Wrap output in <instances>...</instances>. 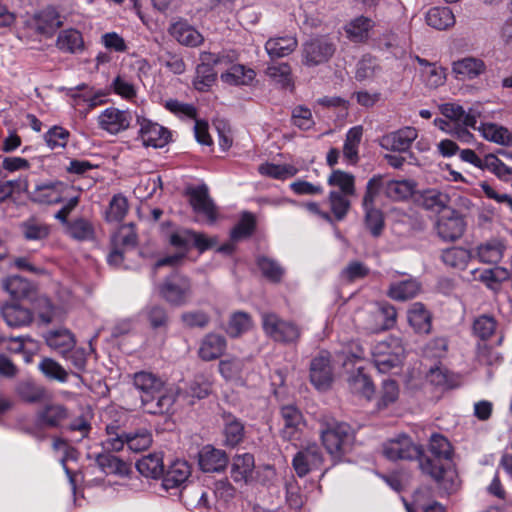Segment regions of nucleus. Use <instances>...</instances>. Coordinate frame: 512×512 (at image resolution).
<instances>
[{
  "label": "nucleus",
  "mask_w": 512,
  "mask_h": 512,
  "mask_svg": "<svg viewBox=\"0 0 512 512\" xmlns=\"http://www.w3.org/2000/svg\"><path fill=\"white\" fill-rule=\"evenodd\" d=\"M133 385L140 393L141 405L149 414H163L168 412L175 402L174 389L167 386L162 378L147 372L140 371L133 376Z\"/></svg>",
  "instance_id": "obj_1"
},
{
  "label": "nucleus",
  "mask_w": 512,
  "mask_h": 512,
  "mask_svg": "<svg viewBox=\"0 0 512 512\" xmlns=\"http://www.w3.org/2000/svg\"><path fill=\"white\" fill-rule=\"evenodd\" d=\"M429 451L433 457L420 460L421 470L430 475L444 489H453L455 473L449 467L452 456L449 441L442 435L434 434L430 439Z\"/></svg>",
  "instance_id": "obj_2"
},
{
  "label": "nucleus",
  "mask_w": 512,
  "mask_h": 512,
  "mask_svg": "<svg viewBox=\"0 0 512 512\" xmlns=\"http://www.w3.org/2000/svg\"><path fill=\"white\" fill-rule=\"evenodd\" d=\"M442 114L453 121V127L448 130V133L455 137L462 143H472L474 135L468 128L477 129V119L481 117L482 111L480 105L470 107L465 110L461 105L456 103H446L441 108Z\"/></svg>",
  "instance_id": "obj_3"
},
{
  "label": "nucleus",
  "mask_w": 512,
  "mask_h": 512,
  "mask_svg": "<svg viewBox=\"0 0 512 512\" xmlns=\"http://www.w3.org/2000/svg\"><path fill=\"white\" fill-rule=\"evenodd\" d=\"M373 363L380 373L399 368L405 358V348L400 338L389 336L377 342L372 349Z\"/></svg>",
  "instance_id": "obj_4"
},
{
  "label": "nucleus",
  "mask_w": 512,
  "mask_h": 512,
  "mask_svg": "<svg viewBox=\"0 0 512 512\" xmlns=\"http://www.w3.org/2000/svg\"><path fill=\"white\" fill-rule=\"evenodd\" d=\"M107 438L102 445L106 451H120L125 445L133 452H141L152 444V434L146 428H140L121 435L115 426H107Z\"/></svg>",
  "instance_id": "obj_5"
},
{
  "label": "nucleus",
  "mask_w": 512,
  "mask_h": 512,
  "mask_svg": "<svg viewBox=\"0 0 512 512\" xmlns=\"http://www.w3.org/2000/svg\"><path fill=\"white\" fill-rule=\"evenodd\" d=\"M329 194L333 214L341 220L348 212L352 197V176L341 170H334L328 178Z\"/></svg>",
  "instance_id": "obj_6"
},
{
  "label": "nucleus",
  "mask_w": 512,
  "mask_h": 512,
  "mask_svg": "<svg viewBox=\"0 0 512 512\" xmlns=\"http://www.w3.org/2000/svg\"><path fill=\"white\" fill-rule=\"evenodd\" d=\"M261 319L265 334L276 342L293 344L301 336V328L296 323L282 319L276 313H262Z\"/></svg>",
  "instance_id": "obj_7"
},
{
  "label": "nucleus",
  "mask_w": 512,
  "mask_h": 512,
  "mask_svg": "<svg viewBox=\"0 0 512 512\" xmlns=\"http://www.w3.org/2000/svg\"><path fill=\"white\" fill-rule=\"evenodd\" d=\"M237 58L235 52H222L217 55L204 52L201 54L202 63L196 68V77L194 79V87L198 91H207L215 82L216 74L210 63L214 65L229 64Z\"/></svg>",
  "instance_id": "obj_8"
},
{
  "label": "nucleus",
  "mask_w": 512,
  "mask_h": 512,
  "mask_svg": "<svg viewBox=\"0 0 512 512\" xmlns=\"http://www.w3.org/2000/svg\"><path fill=\"white\" fill-rule=\"evenodd\" d=\"M350 425L335 420L322 423L320 428L321 440L327 452L334 458H340L343 447L349 437Z\"/></svg>",
  "instance_id": "obj_9"
},
{
  "label": "nucleus",
  "mask_w": 512,
  "mask_h": 512,
  "mask_svg": "<svg viewBox=\"0 0 512 512\" xmlns=\"http://www.w3.org/2000/svg\"><path fill=\"white\" fill-rule=\"evenodd\" d=\"M381 187L380 178H372L368 181L366 193L363 198V208L365 211L364 222L370 233L377 237L381 234L384 227L382 212L374 207V200Z\"/></svg>",
  "instance_id": "obj_10"
},
{
  "label": "nucleus",
  "mask_w": 512,
  "mask_h": 512,
  "mask_svg": "<svg viewBox=\"0 0 512 512\" xmlns=\"http://www.w3.org/2000/svg\"><path fill=\"white\" fill-rule=\"evenodd\" d=\"M74 187L61 181H39L28 196L32 202L53 205L63 202Z\"/></svg>",
  "instance_id": "obj_11"
},
{
  "label": "nucleus",
  "mask_w": 512,
  "mask_h": 512,
  "mask_svg": "<svg viewBox=\"0 0 512 512\" xmlns=\"http://www.w3.org/2000/svg\"><path fill=\"white\" fill-rule=\"evenodd\" d=\"M280 436L283 440L296 442L301 440L306 421L301 411L294 405L283 406L280 410Z\"/></svg>",
  "instance_id": "obj_12"
},
{
  "label": "nucleus",
  "mask_w": 512,
  "mask_h": 512,
  "mask_svg": "<svg viewBox=\"0 0 512 512\" xmlns=\"http://www.w3.org/2000/svg\"><path fill=\"white\" fill-rule=\"evenodd\" d=\"M67 96L75 109L80 113L87 114L91 109L103 104L107 94L103 90H96L87 84H81L67 89Z\"/></svg>",
  "instance_id": "obj_13"
},
{
  "label": "nucleus",
  "mask_w": 512,
  "mask_h": 512,
  "mask_svg": "<svg viewBox=\"0 0 512 512\" xmlns=\"http://www.w3.org/2000/svg\"><path fill=\"white\" fill-rule=\"evenodd\" d=\"M161 296L170 304L184 305L191 296V285L188 278L180 274H172L165 279L159 288Z\"/></svg>",
  "instance_id": "obj_14"
},
{
  "label": "nucleus",
  "mask_w": 512,
  "mask_h": 512,
  "mask_svg": "<svg viewBox=\"0 0 512 512\" xmlns=\"http://www.w3.org/2000/svg\"><path fill=\"white\" fill-rule=\"evenodd\" d=\"M139 138L146 147L162 148L170 141L169 130L145 117L137 116Z\"/></svg>",
  "instance_id": "obj_15"
},
{
  "label": "nucleus",
  "mask_w": 512,
  "mask_h": 512,
  "mask_svg": "<svg viewBox=\"0 0 512 512\" xmlns=\"http://www.w3.org/2000/svg\"><path fill=\"white\" fill-rule=\"evenodd\" d=\"M435 228L443 241H456L465 231V222L457 211L449 210L439 216Z\"/></svg>",
  "instance_id": "obj_16"
},
{
  "label": "nucleus",
  "mask_w": 512,
  "mask_h": 512,
  "mask_svg": "<svg viewBox=\"0 0 512 512\" xmlns=\"http://www.w3.org/2000/svg\"><path fill=\"white\" fill-rule=\"evenodd\" d=\"M26 25L39 34L50 36L62 25V19L54 7L48 6L28 18Z\"/></svg>",
  "instance_id": "obj_17"
},
{
  "label": "nucleus",
  "mask_w": 512,
  "mask_h": 512,
  "mask_svg": "<svg viewBox=\"0 0 512 512\" xmlns=\"http://www.w3.org/2000/svg\"><path fill=\"white\" fill-rule=\"evenodd\" d=\"M310 381L320 391L330 388L333 382V373L327 353H321L312 359L310 364Z\"/></svg>",
  "instance_id": "obj_18"
},
{
  "label": "nucleus",
  "mask_w": 512,
  "mask_h": 512,
  "mask_svg": "<svg viewBox=\"0 0 512 512\" xmlns=\"http://www.w3.org/2000/svg\"><path fill=\"white\" fill-rule=\"evenodd\" d=\"M383 454L390 460H411L420 455V450L415 446L411 439L406 436H400L391 439L383 445Z\"/></svg>",
  "instance_id": "obj_19"
},
{
  "label": "nucleus",
  "mask_w": 512,
  "mask_h": 512,
  "mask_svg": "<svg viewBox=\"0 0 512 512\" xmlns=\"http://www.w3.org/2000/svg\"><path fill=\"white\" fill-rule=\"evenodd\" d=\"M417 137V129L411 126H406L384 135L380 144L386 150L406 152L410 149L412 143L417 139Z\"/></svg>",
  "instance_id": "obj_20"
},
{
  "label": "nucleus",
  "mask_w": 512,
  "mask_h": 512,
  "mask_svg": "<svg viewBox=\"0 0 512 512\" xmlns=\"http://www.w3.org/2000/svg\"><path fill=\"white\" fill-rule=\"evenodd\" d=\"M131 120L132 117L128 111L110 107L100 113L98 125L101 129L115 135L126 130L130 126Z\"/></svg>",
  "instance_id": "obj_21"
},
{
  "label": "nucleus",
  "mask_w": 512,
  "mask_h": 512,
  "mask_svg": "<svg viewBox=\"0 0 512 512\" xmlns=\"http://www.w3.org/2000/svg\"><path fill=\"white\" fill-rule=\"evenodd\" d=\"M189 201L193 210L203 215L209 223H213L217 219L216 207L209 197L208 187L199 185L188 190Z\"/></svg>",
  "instance_id": "obj_22"
},
{
  "label": "nucleus",
  "mask_w": 512,
  "mask_h": 512,
  "mask_svg": "<svg viewBox=\"0 0 512 512\" xmlns=\"http://www.w3.org/2000/svg\"><path fill=\"white\" fill-rule=\"evenodd\" d=\"M58 297L61 306L53 305L50 299L45 296H41L36 300L35 309L42 322L48 324L61 317L65 309L64 306L70 301L71 292L68 289H62Z\"/></svg>",
  "instance_id": "obj_23"
},
{
  "label": "nucleus",
  "mask_w": 512,
  "mask_h": 512,
  "mask_svg": "<svg viewBox=\"0 0 512 512\" xmlns=\"http://www.w3.org/2000/svg\"><path fill=\"white\" fill-rule=\"evenodd\" d=\"M170 243L176 248L183 250L193 245L200 251L209 249L215 244L213 239L208 238L204 234L196 233L188 229H177L170 236Z\"/></svg>",
  "instance_id": "obj_24"
},
{
  "label": "nucleus",
  "mask_w": 512,
  "mask_h": 512,
  "mask_svg": "<svg viewBox=\"0 0 512 512\" xmlns=\"http://www.w3.org/2000/svg\"><path fill=\"white\" fill-rule=\"evenodd\" d=\"M323 461L322 453L316 444L308 445L293 458V467L299 477H303L313 469H318Z\"/></svg>",
  "instance_id": "obj_25"
},
{
  "label": "nucleus",
  "mask_w": 512,
  "mask_h": 512,
  "mask_svg": "<svg viewBox=\"0 0 512 512\" xmlns=\"http://www.w3.org/2000/svg\"><path fill=\"white\" fill-rule=\"evenodd\" d=\"M334 48L327 40L315 38L303 45L304 63L308 66L319 65L327 61L333 54Z\"/></svg>",
  "instance_id": "obj_26"
},
{
  "label": "nucleus",
  "mask_w": 512,
  "mask_h": 512,
  "mask_svg": "<svg viewBox=\"0 0 512 512\" xmlns=\"http://www.w3.org/2000/svg\"><path fill=\"white\" fill-rule=\"evenodd\" d=\"M191 474V468L185 460H175L163 472L162 486L166 491L181 488L188 480Z\"/></svg>",
  "instance_id": "obj_27"
},
{
  "label": "nucleus",
  "mask_w": 512,
  "mask_h": 512,
  "mask_svg": "<svg viewBox=\"0 0 512 512\" xmlns=\"http://www.w3.org/2000/svg\"><path fill=\"white\" fill-rule=\"evenodd\" d=\"M227 463L226 453L210 445L204 446L199 452V466L204 472L222 471Z\"/></svg>",
  "instance_id": "obj_28"
},
{
  "label": "nucleus",
  "mask_w": 512,
  "mask_h": 512,
  "mask_svg": "<svg viewBox=\"0 0 512 512\" xmlns=\"http://www.w3.org/2000/svg\"><path fill=\"white\" fill-rule=\"evenodd\" d=\"M227 342L224 336L217 333H209L200 342L198 355L204 361L219 358L226 350Z\"/></svg>",
  "instance_id": "obj_29"
},
{
  "label": "nucleus",
  "mask_w": 512,
  "mask_h": 512,
  "mask_svg": "<svg viewBox=\"0 0 512 512\" xmlns=\"http://www.w3.org/2000/svg\"><path fill=\"white\" fill-rule=\"evenodd\" d=\"M44 338L46 344L62 357H66V354L75 347L76 343L74 335L65 328L50 330Z\"/></svg>",
  "instance_id": "obj_30"
},
{
  "label": "nucleus",
  "mask_w": 512,
  "mask_h": 512,
  "mask_svg": "<svg viewBox=\"0 0 512 512\" xmlns=\"http://www.w3.org/2000/svg\"><path fill=\"white\" fill-rule=\"evenodd\" d=\"M169 32L182 45L195 47L203 42V36L186 21L173 23Z\"/></svg>",
  "instance_id": "obj_31"
},
{
  "label": "nucleus",
  "mask_w": 512,
  "mask_h": 512,
  "mask_svg": "<svg viewBox=\"0 0 512 512\" xmlns=\"http://www.w3.org/2000/svg\"><path fill=\"white\" fill-rule=\"evenodd\" d=\"M255 77L256 73L253 69L247 68L241 64H234L230 66L220 75V79L223 83L232 86L250 85Z\"/></svg>",
  "instance_id": "obj_32"
},
{
  "label": "nucleus",
  "mask_w": 512,
  "mask_h": 512,
  "mask_svg": "<svg viewBox=\"0 0 512 512\" xmlns=\"http://www.w3.org/2000/svg\"><path fill=\"white\" fill-rule=\"evenodd\" d=\"M1 314L10 327H22L31 323L32 312L17 303L6 304L1 308Z\"/></svg>",
  "instance_id": "obj_33"
},
{
  "label": "nucleus",
  "mask_w": 512,
  "mask_h": 512,
  "mask_svg": "<svg viewBox=\"0 0 512 512\" xmlns=\"http://www.w3.org/2000/svg\"><path fill=\"white\" fill-rule=\"evenodd\" d=\"M294 36L274 37L265 43V50L270 58H282L290 55L297 47Z\"/></svg>",
  "instance_id": "obj_34"
},
{
  "label": "nucleus",
  "mask_w": 512,
  "mask_h": 512,
  "mask_svg": "<svg viewBox=\"0 0 512 512\" xmlns=\"http://www.w3.org/2000/svg\"><path fill=\"white\" fill-rule=\"evenodd\" d=\"M452 70L461 78L474 79L485 72L486 65L479 58L465 57L455 61Z\"/></svg>",
  "instance_id": "obj_35"
},
{
  "label": "nucleus",
  "mask_w": 512,
  "mask_h": 512,
  "mask_svg": "<svg viewBox=\"0 0 512 512\" xmlns=\"http://www.w3.org/2000/svg\"><path fill=\"white\" fill-rule=\"evenodd\" d=\"M428 26L436 30H447L455 24V16L448 7H432L425 16Z\"/></svg>",
  "instance_id": "obj_36"
},
{
  "label": "nucleus",
  "mask_w": 512,
  "mask_h": 512,
  "mask_svg": "<svg viewBox=\"0 0 512 512\" xmlns=\"http://www.w3.org/2000/svg\"><path fill=\"white\" fill-rule=\"evenodd\" d=\"M416 200L426 210L439 212L447 207L450 197L448 194L433 188L422 191Z\"/></svg>",
  "instance_id": "obj_37"
},
{
  "label": "nucleus",
  "mask_w": 512,
  "mask_h": 512,
  "mask_svg": "<svg viewBox=\"0 0 512 512\" xmlns=\"http://www.w3.org/2000/svg\"><path fill=\"white\" fill-rule=\"evenodd\" d=\"M255 467L254 457L250 453L236 455L231 465V477L235 482H247Z\"/></svg>",
  "instance_id": "obj_38"
},
{
  "label": "nucleus",
  "mask_w": 512,
  "mask_h": 512,
  "mask_svg": "<svg viewBox=\"0 0 512 512\" xmlns=\"http://www.w3.org/2000/svg\"><path fill=\"white\" fill-rule=\"evenodd\" d=\"M408 322L417 333H429L431 330V316L424 305L413 303L408 310Z\"/></svg>",
  "instance_id": "obj_39"
},
{
  "label": "nucleus",
  "mask_w": 512,
  "mask_h": 512,
  "mask_svg": "<svg viewBox=\"0 0 512 512\" xmlns=\"http://www.w3.org/2000/svg\"><path fill=\"white\" fill-rule=\"evenodd\" d=\"M139 473L147 478L157 479L163 475V457L160 453L148 454L137 461Z\"/></svg>",
  "instance_id": "obj_40"
},
{
  "label": "nucleus",
  "mask_w": 512,
  "mask_h": 512,
  "mask_svg": "<svg viewBox=\"0 0 512 512\" xmlns=\"http://www.w3.org/2000/svg\"><path fill=\"white\" fill-rule=\"evenodd\" d=\"M505 246L499 239H491L482 243L477 248V255L481 262L497 264L504 255Z\"/></svg>",
  "instance_id": "obj_41"
},
{
  "label": "nucleus",
  "mask_w": 512,
  "mask_h": 512,
  "mask_svg": "<svg viewBox=\"0 0 512 512\" xmlns=\"http://www.w3.org/2000/svg\"><path fill=\"white\" fill-rule=\"evenodd\" d=\"M420 291V284L416 279H405L390 285L388 296L396 301H406L415 297Z\"/></svg>",
  "instance_id": "obj_42"
},
{
  "label": "nucleus",
  "mask_w": 512,
  "mask_h": 512,
  "mask_svg": "<svg viewBox=\"0 0 512 512\" xmlns=\"http://www.w3.org/2000/svg\"><path fill=\"white\" fill-rule=\"evenodd\" d=\"M478 131L483 138L499 145L512 146V133L503 126L494 123H482Z\"/></svg>",
  "instance_id": "obj_43"
},
{
  "label": "nucleus",
  "mask_w": 512,
  "mask_h": 512,
  "mask_svg": "<svg viewBox=\"0 0 512 512\" xmlns=\"http://www.w3.org/2000/svg\"><path fill=\"white\" fill-rule=\"evenodd\" d=\"M67 417V409L61 404H48L37 414L38 423L48 427H57Z\"/></svg>",
  "instance_id": "obj_44"
},
{
  "label": "nucleus",
  "mask_w": 512,
  "mask_h": 512,
  "mask_svg": "<svg viewBox=\"0 0 512 512\" xmlns=\"http://www.w3.org/2000/svg\"><path fill=\"white\" fill-rule=\"evenodd\" d=\"M471 258L470 251L462 247H451L442 251L441 260L447 267L464 269Z\"/></svg>",
  "instance_id": "obj_45"
},
{
  "label": "nucleus",
  "mask_w": 512,
  "mask_h": 512,
  "mask_svg": "<svg viewBox=\"0 0 512 512\" xmlns=\"http://www.w3.org/2000/svg\"><path fill=\"white\" fill-rule=\"evenodd\" d=\"M39 371L51 381L65 383L68 380V372L56 360L44 357L38 364Z\"/></svg>",
  "instance_id": "obj_46"
},
{
  "label": "nucleus",
  "mask_w": 512,
  "mask_h": 512,
  "mask_svg": "<svg viewBox=\"0 0 512 512\" xmlns=\"http://www.w3.org/2000/svg\"><path fill=\"white\" fill-rule=\"evenodd\" d=\"M416 184L411 180H392L385 185V194L392 200L399 201L410 197Z\"/></svg>",
  "instance_id": "obj_47"
},
{
  "label": "nucleus",
  "mask_w": 512,
  "mask_h": 512,
  "mask_svg": "<svg viewBox=\"0 0 512 512\" xmlns=\"http://www.w3.org/2000/svg\"><path fill=\"white\" fill-rule=\"evenodd\" d=\"M81 33L75 29H67L60 32L57 38V47L64 52L76 53L83 48Z\"/></svg>",
  "instance_id": "obj_48"
},
{
  "label": "nucleus",
  "mask_w": 512,
  "mask_h": 512,
  "mask_svg": "<svg viewBox=\"0 0 512 512\" xmlns=\"http://www.w3.org/2000/svg\"><path fill=\"white\" fill-rule=\"evenodd\" d=\"M96 464L100 470L109 474L123 475L127 473V465L117 456L110 453H101L96 457Z\"/></svg>",
  "instance_id": "obj_49"
},
{
  "label": "nucleus",
  "mask_w": 512,
  "mask_h": 512,
  "mask_svg": "<svg viewBox=\"0 0 512 512\" xmlns=\"http://www.w3.org/2000/svg\"><path fill=\"white\" fill-rule=\"evenodd\" d=\"M252 326L253 322L250 315L246 312L238 311L230 316L226 332L231 337H238L249 331Z\"/></svg>",
  "instance_id": "obj_50"
},
{
  "label": "nucleus",
  "mask_w": 512,
  "mask_h": 512,
  "mask_svg": "<svg viewBox=\"0 0 512 512\" xmlns=\"http://www.w3.org/2000/svg\"><path fill=\"white\" fill-rule=\"evenodd\" d=\"M494 174L500 181L509 182L512 180V167L507 166L495 154L484 156V169Z\"/></svg>",
  "instance_id": "obj_51"
},
{
  "label": "nucleus",
  "mask_w": 512,
  "mask_h": 512,
  "mask_svg": "<svg viewBox=\"0 0 512 512\" xmlns=\"http://www.w3.org/2000/svg\"><path fill=\"white\" fill-rule=\"evenodd\" d=\"M498 322L491 315H480L475 318L472 326L474 336L481 340H487L497 331Z\"/></svg>",
  "instance_id": "obj_52"
},
{
  "label": "nucleus",
  "mask_w": 512,
  "mask_h": 512,
  "mask_svg": "<svg viewBox=\"0 0 512 512\" xmlns=\"http://www.w3.org/2000/svg\"><path fill=\"white\" fill-rule=\"evenodd\" d=\"M3 288L14 298L27 297L32 290V285L29 281L21 276H9L3 280Z\"/></svg>",
  "instance_id": "obj_53"
},
{
  "label": "nucleus",
  "mask_w": 512,
  "mask_h": 512,
  "mask_svg": "<svg viewBox=\"0 0 512 512\" xmlns=\"http://www.w3.org/2000/svg\"><path fill=\"white\" fill-rule=\"evenodd\" d=\"M113 92L125 100H133L137 95L134 83L123 73L118 74L112 81Z\"/></svg>",
  "instance_id": "obj_54"
},
{
  "label": "nucleus",
  "mask_w": 512,
  "mask_h": 512,
  "mask_svg": "<svg viewBox=\"0 0 512 512\" xmlns=\"http://www.w3.org/2000/svg\"><path fill=\"white\" fill-rule=\"evenodd\" d=\"M266 75L283 88L292 85L291 67L287 63L269 65L266 69Z\"/></svg>",
  "instance_id": "obj_55"
},
{
  "label": "nucleus",
  "mask_w": 512,
  "mask_h": 512,
  "mask_svg": "<svg viewBox=\"0 0 512 512\" xmlns=\"http://www.w3.org/2000/svg\"><path fill=\"white\" fill-rule=\"evenodd\" d=\"M257 264L262 275L274 283L279 282L285 273L284 268L278 262L268 257H259Z\"/></svg>",
  "instance_id": "obj_56"
},
{
  "label": "nucleus",
  "mask_w": 512,
  "mask_h": 512,
  "mask_svg": "<svg viewBox=\"0 0 512 512\" xmlns=\"http://www.w3.org/2000/svg\"><path fill=\"white\" fill-rule=\"evenodd\" d=\"M259 172L262 175L272 177L274 179L284 180L293 177L297 173V169L292 165H280L273 163H265L259 166Z\"/></svg>",
  "instance_id": "obj_57"
},
{
  "label": "nucleus",
  "mask_w": 512,
  "mask_h": 512,
  "mask_svg": "<svg viewBox=\"0 0 512 512\" xmlns=\"http://www.w3.org/2000/svg\"><path fill=\"white\" fill-rule=\"evenodd\" d=\"M68 234L76 240L88 241L94 237V228L89 221L79 218L69 223Z\"/></svg>",
  "instance_id": "obj_58"
},
{
  "label": "nucleus",
  "mask_w": 512,
  "mask_h": 512,
  "mask_svg": "<svg viewBox=\"0 0 512 512\" xmlns=\"http://www.w3.org/2000/svg\"><path fill=\"white\" fill-rule=\"evenodd\" d=\"M128 211V201L121 194L114 195L110 201L106 219L110 222H120Z\"/></svg>",
  "instance_id": "obj_59"
},
{
  "label": "nucleus",
  "mask_w": 512,
  "mask_h": 512,
  "mask_svg": "<svg viewBox=\"0 0 512 512\" xmlns=\"http://www.w3.org/2000/svg\"><path fill=\"white\" fill-rule=\"evenodd\" d=\"M244 368V360L239 358H228L219 363V372L226 380H238Z\"/></svg>",
  "instance_id": "obj_60"
},
{
  "label": "nucleus",
  "mask_w": 512,
  "mask_h": 512,
  "mask_svg": "<svg viewBox=\"0 0 512 512\" xmlns=\"http://www.w3.org/2000/svg\"><path fill=\"white\" fill-rule=\"evenodd\" d=\"M21 230L27 240H42L49 234L48 226L35 219L25 221L21 225Z\"/></svg>",
  "instance_id": "obj_61"
},
{
  "label": "nucleus",
  "mask_w": 512,
  "mask_h": 512,
  "mask_svg": "<svg viewBox=\"0 0 512 512\" xmlns=\"http://www.w3.org/2000/svg\"><path fill=\"white\" fill-rule=\"evenodd\" d=\"M226 444L236 446L239 444L244 435L243 424L235 418L227 417L224 429Z\"/></svg>",
  "instance_id": "obj_62"
},
{
  "label": "nucleus",
  "mask_w": 512,
  "mask_h": 512,
  "mask_svg": "<svg viewBox=\"0 0 512 512\" xmlns=\"http://www.w3.org/2000/svg\"><path fill=\"white\" fill-rule=\"evenodd\" d=\"M354 392L370 400L375 393V387L369 376L364 374L363 367L357 368V374L354 375Z\"/></svg>",
  "instance_id": "obj_63"
},
{
  "label": "nucleus",
  "mask_w": 512,
  "mask_h": 512,
  "mask_svg": "<svg viewBox=\"0 0 512 512\" xmlns=\"http://www.w3.org/2000/svg\"><path fill=\"white\" fill-rule=\"evenodd\" d=\"M112 245L129 250L136 244V233L132 224L124 225L119 228L112 238Z\"/></svg>",
  "instance_id": "obj_64"
}]
</instances>
